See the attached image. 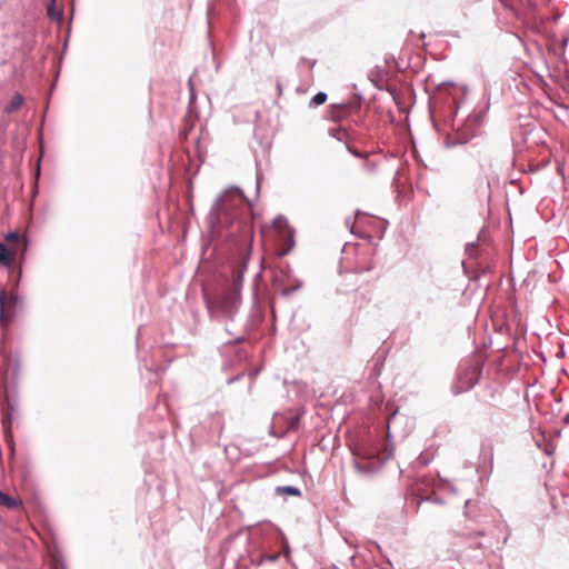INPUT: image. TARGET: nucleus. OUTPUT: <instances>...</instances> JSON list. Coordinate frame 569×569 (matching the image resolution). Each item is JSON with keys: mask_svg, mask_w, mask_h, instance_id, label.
I'll return each instance as SVG.
<instances>
[{"mask_svg": "<svg viewBox=\"0 0 569 569\" xmlns=\"http://www.w3.org/2000/svg\"><path fill=\"white\" fill-rule=\"evenodd\" d=\"M249 202L242 190L238 187H228L214 200L209 213V223L211 229L227 227L233 222L238 216V210L243 203Z\"/></svg>", "mask_w": 569, "mask_h": 569, "instance_id": "f257e3e1", "label": "nucleus"}, {"mask_svg": "<svg viewBox=\"0 0 569 569\" xmlns=\"http://www.w3.org/2000/svg\"><path fill=\"white\" fill-rule=\"evenodd\" d=\"M242 286V274L238 273L234 276L232 288L223 293L221 298V307L224 310H231L239 301V295Z\"/></svg>", "mask_w": 569, "mask_h": 569, "instance_id": "f03ea898", "label": "nucleus"}, {"mask_svg": "<svg viewBox=\"0 0 569 569\" xmlns=\"http://www.w3.org/2000/svg\"><path fill=\"white\" fill-rule=\"evenodd\" d=\"M18 301V297L13 293L0 292V325L7 327L12 318L9 309Z\"/></svg>", "mask_w": 569, "mask_h": 569, "instance_id": "7ed1b4c3", "label": "nucleus"}, {"mask_svg": "<svg viewBox=\"0 0 569 569\" xmlns=\"http://www.w3.org/2000/svg\"><path fill=\"white\" fill-rule=\"evenodd\" d=\"M13 253L8 251V248L4 243L0 242V264L4 267H10L12 264Z\"/></svg>", "mask_w": 569, "mask_h": 569, "instance_id": "20e7f679", "label": "nucleus"}, {"mask_svg": "<svg viewBox=\"0 0 569 569\" xmlns=\"http://www.w3.org/2000/svg\"><path fill=\"white\" fill-rule=\"evenodd\" d=\"M13 412H14V407L8 400L6 408H4V416L2 419V423H3V428H4L6 432L9 431L11 421L13 419Z\"/></svg>", "mask_w": 569, "mask_h": 569, "instance_id": "39448f33", "label": "nucleus"}, {"mask_svg": "<svg viewBox=\"0 0 569 569\" xmlns=\"http://www.w3.org/2000/svg\"><path fill=\"white\" fill-rule=\"evenodd\" d=\"M23 103V97L20 93H16L10 103L7 106L6 111L7 112H13L18 110Z\"/></svg>", "mask_w": 569, "mask_h": 569, "instance_id": "423d86ee", "label": "nucleus"}, {"mask_svg": "<svg viewBox=\"0 0 569 569\" xmlns=\"http://www.w3.org/2000/svg\"><path fill=\"white\" fill-rule=\"evenodd\" d=\"M47 11L52 20H60L62 18V12L56 8V0H51Z\"/></svg>", "mask_w": 569, "mask_h": 569, "instance_id": "0eeeda50", "label": "nucleus"}, {"mask_svg": "<svg viewBox=\"0 0 569 569\" xmlns=\"http://www.w3.org/2000/svg\"><path fill=\"white\" fill-rule=\"evenodd\" d=\"M276 491L278 493H287V495L296 496V497L301 495V491L297 487H293V486L277 487Z\"/></svg>", "mask_w": 569, "mask_h": 569, "instance_id": "6e6552de", "label": "nucleus"}, {"mask_svg": "<svg viewBox=\"0 0 569 569\" xmlns=\"http://www.w3.org/2000/svg\"><path fill=\"white\" fill-rule=\"evenodd\" d=\"M0 503L7 506L8 508L17 507V501L2 491H0Z\"/></svg>", "mask_w": 569, "mask_h": 569, "instance_id": "1a4fd4ad", "label": "nucleus"}, {"mask_svg": "<svg viewBox=\"0 0 569 569\" xmlns=\"http://www.w3.org/2000/svg\"><path fill=\"white\" fill-rule=\"evenodd\" d=\"M327 100V94L325 92H318L316 93L311 99V104L313 106H320L325 103Z\"/></svg>", "mask_w": 569, "mask_h": 569, "instance_id": "9d476101", "label": "nucleus"}, {"mask_svg": "<svg viewBox=\"0 0 569 569\" xmlns=\"http://www.w3.org/2000/svg\"><path fill=\"white\" fill-rule=\"evenodd\" d=\"M272 226L278 230L287 229V227H288L287 220L282 216L274 218Z\"/></svg>", "mask_w": 569, "mask_h": 569, "instance_id": "9b49d317", "label": "nucleus"}, {"mask_svg": "<svg viewBox=\"0 0 569 569\" xmlns=\"http://www.w3.org/2000/svg\"><path fill=\"white\" fill-rule=\"evenodd\" d=\"M302 284H303V283H302V281H300V280H299V281H297V282L295 283V286H293V287L284 289V290H283V293H284V295H290V293H292L293 291H296V290L300 289V288L302 287Z\"/></svg>", "mask_w": 569, "mask_h": 569, "instance_id": "f8f14e48", "label": "nucleus"}, {"mask_svg": "<svg viewBox=\"0 0 569 569\" xmlns=\"http://www.w3.org/2000/svg\"><path fill=\"white\" fill-rule=\"evenodd\" d=\"M476 375V368L472 370V376ZM476 383V380L473 377L469 379V381L466 383L465 387L461 388L462 391L470 389Z\"/></svg>", "mask_w": 569, "mask_h": 569, "instance_id": "ddd939ff", "label": "nucleus"}, {"mask_svg": "<svg viewBox=\"0 0 569 569\" xmlns=\"http://www.w3.org/2000/svg\"><path fill=\"white\" fill-rule=\"evenodd\" d=\"M279 558V553H274V555H266L262 557V561L266 560V561H277Z\"/></svg>", "mask_w": 569, "mask_h": 569, "instance_id": "4468645a", "label": "nucleus"}, {"mask_svg": "<svg viewBox=\"0 0 569 569\" xmlns=\"http://www.w3.org/2000/svg\"><path fill=\"white\" fill-rule=\"evenodd\" d=\"M6 239L8 241H18L19 240V234L17 232H9L6 234Z\"/></svg>", "mask_w": 569, "mask_h": 569, "instance_id": "2eb2a0df", "label": "nucleus"}, {"mask_svg": "<svg viewBox=\"0 0 569 569\" xmlns=\"http://www.w3.org/2000/svg\"><path fill=\"white\" fill-rule=\"evenodd\" d=\"M287 233H288V237H289V240H290V246H289V248H288L287 250H283V251L280 253L281 256L287 254V253L290 251L291 247L293 246V241H292L291 232L288 230V231H287Z\"/></svg>", "mask_w": 569, "mask_h": 569, "instance_id": "dca6fc26", "label": "nucleus"}, {"mask_svg": "<svg viewBox=\"0 0 569 569\" xmlns=\"http://www.w3.org/2000/svg\"><path fill=\"white\" fill-rule=\"evenodd\" d=\"M500 2L508 9H512V6L509 0H500Z\"/></svg>", "mask_w": 569, "mask_h": 569, "instance_id": "f3484780", "label": "nucleus"}, {"mask_svg": "<svg viewBox=\"0 0 569 569\" xmlns=\"http://www.w3.org/2000/svg\"><path fill=\"white\" fill-rule=\"evenodd\" d=\"M349 151L355 154L356 157H362V154L359 151H353L350 147H348Z\"/></svg>", "mask_w": 569, "mask_h": 569, "instance_id": "a211bd4d", "label": "nucleus"}, {"mask_svg": "<svg viewBox=\"0 0 569 569\" xmlns=\"http://www.w3.org/2000/svg\"><path fill=\"white\" fill-rule=\"evenodd\" d=\"M40 174V164L37 167V177Z\"/></svg>", "mask_w": 569, "mask_h": 569, "instance_id": "6ab92c4d", "label": "nucleus"}, {"mask_svg": "<svg viewBox=\"0 0 569 569\" xmlns=\"http://www.w3.org/2000/svg\"><path fill=\"white\" fill-rule=\"evenodd\" d=\"M189 86H190V89L192 90V80L189 79Z\"/></svg>", "mask_w": 569, "mask_h": 569, "instance_id": "aec40b11", "label": "nucleus"}, {"mask_svg": "<svg viewBox=\"0 0 569 569\" xmlns=\"http://www.w3.org/2000/svg\"><path fill=\"white\" fill-rule=\"evenodd\" d=\"M53 569H64L63 567L56 566Z\"/></svg>", "mask_w": 569, "mask_h": 569, "instance_id": "412c9836", "label": "nucleus"}]
</instances>
